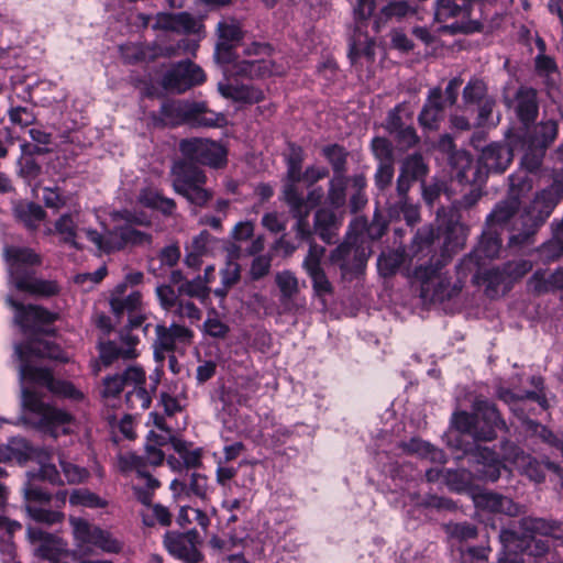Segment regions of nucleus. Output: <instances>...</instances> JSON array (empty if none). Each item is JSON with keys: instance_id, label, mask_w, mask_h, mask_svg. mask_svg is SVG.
I'll list each match as a JSON object with an SVG mask.
<instances>
[{"instance_id": "338daca9", "label": "nucleus", "mask_w": 563, "mask_h": 563, "mask_svg": "<svg viewBox=\"0 0 563 563\" xmlns=\"http://www.w3.org/2000/svg\"><path fill=\"white\" fill-rule=\"evenodd\" d=\"M69 503L74 506H85L90 508H99L106 505L98 495L86 488L74 489L69 496Z\"/></svg>"}, {"instance_id": "c756f323", "label": "nucleus", "mask_w": 563, "mask_h": 563, "mask_svg": "<svg viewBox=\"0 0 563 563\" xmlns=\"http://www.w3.org/2000/svg\"><path fill=\"white\" fill-rule=\"evenodd\" d=\"M428 174L429 166L426 163L422 154L419 152L409 154L402 159L400 164L395 189L398 190L400 194L409 192L412 183H423Z\"/></svg>"}, {"instance_id": "423d86ee", "label": "nucleus", "mask_w": 563, "mask_h": 563, "mask_svg": "<svg viewBox=\"0 0 563 563\" xmlns=\"http://www.w3.org/2000/svg\"><path fill=\"white\" fill-rule=\"evenodd\" d=\"M126 223L100 233L95 229H82L86 238L95 245L97 251L101 253H112L128 245H145L152 242V235L137 230L134 224L148 225L150 221L145 218L129 214Z\"/></svg>"}, {"instance_id": "ddd939ff", "label": "nucleus", "mask_w": 563, "mask_h": 563, "mask_svg": "<svg viewBox=\"0 0 563 563\" xmlns=\"http://www.w3.org/2000/svg\"><path fill=\"white\" fill-rule=\"evenodd\" d=\"M382 126L399 151H409L420 143V137L413 126V111L407 102H400L390 109Z\"/></svg>"}, {"instance_id": "603ef678", "label": "nucleus", "mask_w": 563, "mask_h": 563, "mask_svg": "<svg viewBox=\"0 0 563 563\" xmlns=\"http://www.w3.org/2000/svg\"><path fill=\"white\" fill-rule=\"evenodd\" d=\"M362 55L373 58L374 41L368 35L363 34L362 29L360 31L355 29L350 42L349 57L354 63Z\"/></svg>"}, {"instance_id": "39448f33", "label": "nucleus", "mask_w": 563, "mask_h": 563, "mask_svg": "<svg viewBox=\"0 0 563 563\" xmlns=\"http://www.w3.org/2000/svg\"><path fill=\"white\" fill-rule=\"evenodd\" d=\"M415 268V277L420 282V297L424 302L442 303L456 297L462 289L463 276L457 273L459 278L452 283L451 278L441 273V269L449 263L445 255L440 258L437 254L427 257Z\"/></svg>"}, {"instance_id": "de8ad7c7", "label": "nucleus", "mask_w": 563, "mask_h": 563, "mask_svg": "<svg viewBox=\"0 0 563 563\" xmlns=\"http://www.w3.org/2000/svg\"><path fill=\"white\" fill-rule=\"evenodd\" d=\"M13 212L26 228L36 229L45 217L43 208L34 202H20L14 206Z\"/></svg>"}, {"instance_id": "6e6d98bb", "label": "nucleus", "mask_w": 563, "mask_h": 563, "mask_svg": "<svg viewBox=\"0 0 563 563\" xmlns=\"http://www.w3.org/2000/svg\"><path fill=\"white\" fill-rule=\"evenodd\" d=\"M322 153L332 166L333 176L345 174L349 153L343 146L339 144L328 145L323 147Z\"/></svg>"}, {"instance_id": "f257e3e1", "label": "nucleus", "mask_w": 563, "mask_h": 563, "mask_svg": "<svg viewBox=\"0 0 563 563\" xmlns=\"http://www.w3.org/2000/svg\"><path fill=\"white\" fill-rule=\"evenodd\" d=\"M474 412H455L452 417L453 427L460 432L455 439L456 449L464 455L474 457L478 478L487 482H496L501 474L504 464L499 455L479 444V442L493 441L497 437V430L506 428L495 404L486 399H476Z\"/></svg>"}, {"instance_id": "bf43d9fd", "label": "nucleus", "mask_w": 563, "mask_h": 563, "mask_svg": "<svg viewBox=\"0 0 563 563\" xmlns=\"http://www.w3.org/2000/svg\"><path fill=\"white\" fill-rule=\"evenodd\" d=\"M533 187V180L527 172H519L509 176V198H516L521 201V198L528 195Z\"/></svg>"}, {"instance_id": "a211bd4d", "label": "nucleus", "mask_w": 563, "mask_h": 563, "mask_svg": "<svg viewBox=\"0 0 563 563\" xmlns=\"http://www.w3.org/2000/svg\"><path fill=\"white\" fill-rule=\"evenodd\" d=\"M558 130V122L553 119L541 121L534 128L522 158V164L529 172L541 166L545 150L555 140Z\"/></svg>"}, {"instance_id": "7ed1b4c3", "label": "nucleus", "mask_w": 563, "mask_h": 563, "mask_svg": "<svg viewBox=\"0 0 563 563\" xmlns=\"http://www.w3.org/2000/svg\"><path fill=\"white\" fill-rule=\"evenodd\" d=\"M278 74L275 64L269 59H238L223 70L224 81L218 84V91L225 99L233 101L257 103L264 100L263 90L254 86L238 85L232 80H254Z\"/></svg>"}, {"instance_id": "72a5a7b5", "label": "nucleus", "mask_w": 563, "mask_h": 563, "mask_svg": "<svg viewBox=\"0 0 563 563\" xmlns=\"http://www.w3.org/2000/svg\"><path fill=\"white\" fill-rule=\"evenodd\" d=\"M443 118V92L440 87H434L429 90L427 100L418 115V122L424 130L434 131L439 129Z\"/></svg>"}, {"instance_id": "a19ab883", "label": "nucleus", "mask_w": 563, "mask_h": 563, "mask_svg": "<svg viewBox=\"0 0 563 563\" xmlns=\"http://www.w3.org/2000/svg\"><path fill=\"white\" fill-rule=\"evenodd\" d=\"M29 538L38 542L36 552L40 556L47 560H56L58 554L64 551L65 544L57 537L47 533L46 530H27Z\"/></svg>"}, {"instance_id": "4c0bfd02", "label": "nucleus", "mask_w": 563, "mask_h": 563, "mask_svg": "<svg viewBox=\"0 0 563 563\" xmlns=\"http://www.w3.org/2000/svg\"><path fill=\"white\" fill-rule=\"evenodd\" d=\"M119 464L122 471H136L137 477L140 479L139 486H143L145 489L155 492L159 487V482L155 477H153L144 468V459L137 455L134 452H126L120 454Z\"/></svg>"}, {"instance_id": "1a4fd4ad", "label": "nucleus", "mask_w": 563, "mask_h": 563, "mask_svg": "<svg viewBox=\"0 0 563 563\" xmlns=\"http://www.w3.org/2000/svg\"><path fill=\"white\" fill-rule=\"evenodd\" d=\"M159 114L162 121L172 126L188 123L196 128H213L223 119L221 114L208 110L205 102L197 101H165Z\"/></svg>"}, {"instance_id": "dca6fc26", "label": "nucleus", "mask_w": 563, "mask_h": 563, "mask_svg": "<svg viewBox=\"0 0 563 563\" xmlns=\"http://www.w3.org/2000/svg\"><path fill=\"white\" fill-rule=\"evenodd\" d=\"M183 157L194 164H201L211 168H222L227 165L228 152L220 143L210 139L188 137L178 144Z\"/></svg>"}, {"instance_id": "2eb2a0df", "label": "nucleus", "mask_w": 563, "mask_h": 563, "mask_svg": "<svg viewBox=\"0 0 563 563\" xmlns=\"http://www.w3.org/2000/svg\"><path fill=\"white\" fill-rule=\"evenodd\" d=\"M478 0H435L434 18L440 23L454 20L445 25L452 34L479 31L482 23L472 19L474 4Z\"/></svg>"}, {"instance_id": "a878e982", "label": "nucleus", "mask_w": 563, "mask_h": 563, "mask_svg": "<svg viewBox=\"0 0 563 563\" xmlns=\"http://www.w3.org/2000/svg\"><path fill=\"white\" fill-rule=\"evenodd\" d=\"M473 503L477 510L507 517H519L525 514V506L515 503L510 497L490 490L473 494Z\"/></svg>"}, {"instance_id": "5fc2aeb1", "label": "nucleus", "mask_w": 563, "mask_h": 563, "mask_svg": "<svg viewBox=\"0 0 563 563\" xmlns=\"http://www.w3.org/2000/svg\"><path fill=\"white\" fill-rule=\"evenodd\" d=\"M178 294L181 297L196 298L201 303H206L209 300L211 288L207 287L201 279L200 275H197L192 279H187L178 286Z\"/></svg>"}, {"instance_id": "7c9ffc66", "label": "nucleus", "mask_w": 563, "mask_h": 563, "mask_svg": "<svg viewBox=\"0 0 563 563\" xmlns=\"http://www.w3.org/2000/svg\"><path fill=\"white\" fill-rule=\"evenodd\" d=\"M74 536L85 554L92 553L97 549L118 553L123 547V543L113 538L109 530H74Z\"/></svg>"}, {"instance_id": "4d7b16f0", "label": "nucleus", "mask_w": 563, "mask_h": 563, "mask_svg": "<svg viewBox=\"0 0 563 563\" xmlns=\"http://www.w3.org/2000/svg\"><path fill=\"white\" fill-rule=\"evenodd\" d=\"M371 150L378 162L377 165L395 164L394 147L390 140L384 136H375L371 142Z\"/></svg>"}, {"instance_id": "0eeeda50", "label": "nucleus", "mask_w": 563, "mask_h": 563, "mask_svg": "<svg viewBox=\"0 0 563 563\" xmlns=\"http://www.w3.org/2000/svg\"><path fill=\"white\" fill-rule=\"evenodd\" d=\"M170 175L173 189L190 205L202 208L212 199L213 192L205 188L206 173L185 157L173 163Z\"/></svg>"}, {"instance_id": "e2e57ef3", "label": "nucleus", "mask_w": 563, "mask_h": 563, "mask_svg": "<svg viewBox=\"0 0 563 563\" xmlns=\"http://www.w3.org/2000/svg\"><path fill=\"white\" fill-rule=\"evenodd\" d=\"M346 177L344 175L333 176L329 181L328 202L340 208L345 203Z\"/></svg>"}, {"instance_id": "052dcab7", "label": "nucleus", "mask_w": 563, "mask_h": 563, "mask_svg": "<svg viewBox=\"0 0 563 563\" xmlns=\"http://www.w3.org/2000/svg\"><path fill=\"white\" fill-rule=\"evenodd\" d=\"M143 522L146 527H153L155 525L169 526L172 522V514L168 508L161 504L147 506L142 511Z\"/></svg>"}, {"instance_id": "f3484780", "label": "nucleus", "mask_w": 563, "mask_h": 563, "mask_svg": "<svg viewBox=\"0 0 563 563\" xmlns=\"http://www.w3.org/2000/svg\"><path fill=\"white\" fill-rule=\"evenodd\" d=\"M14 354L21 361L19 369L21 379L35 382L47 387L52 393L56 395L74 400H79L84 397L82 394L76 389L71 383L56 379L47 368L35 367L26 363L24 361V351L22 345L14 346Z\"/></svg>"}, {"instance_id": "393cba45", "label": "nucleus", "mask_w": 563, "mask_h": 563, "mask_svg": "<svg viewBox=\"0 0 563 563\" xmlns=\"http://www.w3.org/2000/svg\"><path fill=\"white\" fill-rule=\"evenodd\" d=\"M501 249V241L496 233H483L476 249L464 256L456 265V271L463 276H467L473 271H478L481 262L485 258H495L498 256Z\"/></svg>"}, {"instance_id": "680f3d73", "label": "nucleus", "mask_w": 563, "mask_h": 563, "mask_svg": "<svg viewBox=\"0 0 563 563\" xmlns=\"http://www.w3.org/2000/svg\"><path fill=\"white\" fill-rule=\"evenodd\" d=\"M55 230L65 243L73 247L80 249L77 242V225L73 214H63L56 221Z\"/></svg>"}, {"instance_id": "2f4dec72", "label": "nucleus", "mask_w": 563, "mask_h": 563, "mask_svg": "<svg viewBox=\"0 0 563 563\" xmlns=\"http://www.w3.org/2000/svg\"><path fill=\"white\" fill-rule=\"evenodd\" d=\"M507 104L514 109L518 120L525 125L532 124L539 114V100L536 89L521 86L515 93L512 100H507Z\"/></svg>"}, {"instance_id": "9d476101", "label": "nucleus", "mask_w": 563, "mask_h": 563, "mask_svg": "<svg viewBox=\"0 0 563 563\" xmlns=\"http://www.w3.org/2000/svg\"><path fill=\"white\" fill-rule=\"evenodd\" d=\"M22 405L27 410L25 421L53 438L65 432L64 427L70 421L67 412L44 404L30 388L22 389Z\"/></svg>"}, {"instance_id": "bb28decb", "label": "nucleus", "mask_w": 563, "mask_h": 563, "mask_svg": "<svg viewBox=\"0 0 563 563\" xmlns=\"http://www.w3.org/2000/svg\"><path fill=\"white\" fill-rule=\"evenodd\" d=\"M126 374L125 404L130 410L139 413L150 408L152 402V396L145 388L146 375L144 369L136 365L126 367Z\"/></svg>"}, {"instance_id": "8fccbe9b", "label": "nucleus", "mask_w": 563, "mask_h": 563, "mask_svg": "<svg viewBox=\"0 0 563 563\" xmlns=\"http://www.w3.org/2000/svg\"><path fill=\"white\" fill-rule=\"evenodd\" d=\"M406 260L404 249L383 252L377 258V269L384 277L393 276Z\"/></svg>"}, {"instance_id": "79ce46f5", "label": "nucleus", "mask_w": 563, "mask_h": 563, "mask_svg": "<svg viewBox=\"0 0 563 563\" xmlns=\"http://www.w3.org/2000/svg\"><path fill=\"white\" fill-rule=\"evenodd\" d=\"M195 25V20L189 13L180 12L158 13L154 18L152 27L155 30L173 31V32H189Z\"/></svg>"}, {"instance_id": "473e14b6", "label": "nucleus", "mask_w": 563, "mask_h": 563, "mask_svg": "<svg viewBox=\"0 0 563 563\" xmlns=\"http://www.w3.org/2000/svg\"><path fill=\"white\" fill-rule=\"evenodd\" d=\"M514 157L512 150L507 143L495 142L485 146L482 150L478 158V165L475 168L482 167L487 173H503L507 169Z\"/></svg>"}, {"instance_id": "6ab92c4d", "label": "nucleus", "mask_w": 563, "mask_h": 563, "mask_svg": "<svg viewBox=\"0 0 563 563\" xmlns=\"http://www.w3.org/2000/svg\"><path fill=\"white\" fill-rule=\"evenodd\" d=\"M301 180L302 179H292L286 176L283 186V197L289 207V212L296 219V236L301 240H309L311 236L308 221L309 207L307 206L302 191L298 187Z\"/></svg>"}, {"instance_id": "69168bd1", "label": "nucleus", "mask_w": 563, "mask_h": 563, "mask_svg": "<svg viewBox=\"0 0 563 563\" xmlns=\"http://www.w3.org/2000/svg\"><path fill=\"white\" fill-rule=\"evenodd\" d=\"M219 36L218 42H227L230 44L240 42L243 37V32L238 22L234 20H222L217 25Z\"/></svg>"}, {"instance_id": "3c124183", "label": "nucleus", "mask_w": 563, "mask_h": 563, "mask_svg": "<svg viewBox=\"0 0 563 563\" xmlns=\"http://www.w3.org/2000/svg\"><path fill=\"white\" fill-rule=\"evenodd\" d=\"M275 282L280 291L282 303L288 306L299 292L298 278L292 272L286 269L276 274Z\"/></svg>"}, {"instance_id": "864d4df0", "label": "nucleus", "mask_w": 563, "mask_h": 563, "mask_svg": "<svg viewBox=\"0 0 563 563\" xmlns=\"http://www.w3.org/2000/svg\"><path fill=\"white\" fill-rule=\"evenodd\" d=\"M142 305V295L139 290H132L121 298H110V306L115 317L120 318L124 313H135Z\"/></svg>"}, {"instance_id": "0e129e2a", "label": "nucleus", "mask_w": 563, "mask_h": 563, "mask_svg": "<svg viewBox=\"0 0 563 563\" xmlns=\"http://www.w3.org/2000/svg\"><path fill=\"white\" fill-rule=\"evenodd\" d=\"M420 186L422 198L429 207H433L442 194H445L448 197H450L449 189L445 181L443 180L433 178L430 184H427L426 180H423Z\"/></svg>"}, {"instance_id": "20e7f679", "label": "nucleus", "mask_w": 563, "mask_h": 563, "mask_svg": "<svg viewBox=\"0 0 563 563\" xmlns=\"http://www.w3.org/2000/svg\"><path fill=\"white\" fill-rule=\"evenodd\" d=\"M461 214H451L450 220L445 224L442 236L439 230L432 225H424L417 230L411 244L412 257L417 261H423L424 257L437 254L445 261H450L452 254L464 245L467 228L461 222Z\"/></svg>"}, {"instance_id": "f704fd0d", "label": "nucleus", "mask_w": 563, "mask_h": 563, "mask_svg": "<svg viewBox=\"0 0 563 563\" xmlns=\"http://www.w3.org/2000/svg\"><path fill=\"white\" fill-rule=\"evenodd\" d=\"M341 221L336 213L329 208H320L314 213L313 229L310 228L311 236L309 242H314L313 234L318 235L324 243L332 244L336 241Z\"/></svg>"}, {"instance_id": "5701e85b", "label": "nucleus", "mask_w": 563, "mask_h": 563, "mask_svg": "<svg viewBox=\"0 0 563 563\" xmlns=\"http://www.w3.org/2000/svg\"><path fill=\"white\" fill-rule=\"evenodd\" d=\"M466 162L467 166H464L456 173L455 178L453 179V184H472L470 190L465 192L461 199L454 200L452 202L453 214H461L462 211L473 208L483 196L482 185L484 184L486 174L484 175L479 168L473 167L468 157H466Z\"/></svg>"}, {"instance_id": "aec40b11", "label": "nucleus", "mask_w": 563, "mask_h": 563, "mask_svg": "<svg viewBox=\"0 0 563 563\" xmlns=\"http://www.w3.org/2000/svg\"><path fill=\"white\" fill-rule=\"evenodd\" d=\"M206 80L203 69L189 59L173 65L163 76V87L176 93H183Z\"/></svg>"}, {"instance_id": "6e6552de", "label": "nucleus", "mask_w": 563, "mask_h": 563, "mask_svg": "<svg viewBox=\"0 0 563 563\" xmlns=\"http://www.w3.org/2000/svg\"><path fill=\"white\" fill-rule=\"evenodd\" d=\"M561 199L563 198L551 185L538 191L522 216V228L516 229L509 236V244L512 246L529 244L537 230L551 216Z\"/></svg>"}, {"instance_id": "4468645a", "label": "nucleus", "mask_w": 563, "mask_h": 563, "mask_svg": "<svg viewBox=\"0 0 563 563\" xmlns=\"http://www.w3.org/2000/svg\"><path fill=\"white\" fill-rule=\"evenodd\" d=\"M144 317L141 314H129V323L119 332L118 339L99 343L100 360L104 365L122 360H132L137 356L136 345L140 340L132 332L143 325Z\"/></svg>"}, {"instance_id": "b1692460", "label": "nucleus", "mask_w": 563, "mask_h": 563, "mask_svg": "<svg viewBox=\"0 0 563 563\" xmlns=\"http://www.w3.org/2000/svg\"><path fill=\"white\" fill-rule=\"evenodd\" d=\"M155 340L153 343L154 357L157 362L162 363L166 353H173L176 347V342L187 343L192 338V331L185 325L172 323L169 327L164 324H156Z\"/></svg>"}, {"instance_id": "13d9d810", "label": "nucleus", "mask_w": 563, "mask_h": 563, "mask_svg": "<svg viewBox=\"0 0 563 563\" xmlns=\"http://www.w3.org/2000/svg\"><path fill=\"white\" fill-rule=\"evenodd\" d=\"M128 388L126 368L120 374L108 375L102 379L101 396L106 399L115 398Z\"/></svg>"}, {"instance_id": "ea45409f", "label": "nucleus", "mask_w": 563, "mask_h": 563, "mask_svg": "<svg viewBox=\"0 0 563 563\" xmlns=\"http://www.w3.org/2000/svg\"><path fill=\"white\" fill-rule=\"evenodd\" d=\"M529 287L536 294H547L563 288V267L549 273L548 271H536L528 282Z\"/></svg>"}, {"instance_id": "c85d7f7f", "label": "nucleus", "mask_w": 563, "mask_h": 563, "mask_svg": "<svg viewBox=\"0 0 563 563\" xmlns=\"http://www.w3.org/2000/svg\"><path fill=\"white\" fill-rule=\"evenodd\" d=\"M7 303L15 311V323L24 330L48 325L57 319L56 313L37 305H23L12 297L7 298Z\"/></svg>"}, {"instance_id": "f8f14e48", "label": "nucleus", "mask_w": 563, "mask_h": 563, "mask_svg": "<svg viewBox=\"0 0 563 563\" xmlns=\"http://www.w3.org/2000/svg\"><path fill=\"white\" fill-rule=\"evenodd\" d=\"M538 530H499L498 538L506 560L521 563L518 554L541 556L549 550L548 536H537Z\"/></svg>"}, {"instance_id": "c9c22d12", "label": "nucleus", "mask_w": 563, "mask_h": 563, "mask_svg": "<svg viewBox=\"0 0 563 563\" xmlns=\"http://www.w3.org/2000/svg\"><path fill=\"white\" fill-rule=\"evenodd\" d=\"M170 490L177 498L180 497H197L201 500L208 498L210 486L208 477L203 474L192 472L188 478H175L169 485Z\"/></svg>"}, {"instance_id": "c03bdc74", "label": "nucleus", "mask_w": 563, "mask_h": 563, "mask_svg": "<svg viewBox=\"0 0 563 563\" xmlns=\"http://www.w3.org/2000/svg\"><path fill=\"white\" fill-rule=\"evenodd\" d=\"M395 176V164L377 165L374 174V184L376 187V199L378 203L386 205V200L393 196L391 184Z\"/></svg>"}, {"instance_id": "4be33fe9", "label": "nucleus", "mask_w": 563, "mask_h": 563, "mask_svg": "<svg viewBox=\"0 0 563 563\" xmlns=\"http://www.w3.org/2000/svg\"><path fill=\"white\" fill-rule=\"evenodd\" d=\"M324 254V246L311 242L302 262V268L311 280L314 296L322 300H324L327 296L332 295L334 290L321 265Z\"/></svg>"}, {"instance_id": "a18cd8bd", "label": "nucleus", "mask_w": 563, "mask_h": 563, "mask_svg": "<svg viewBox=\"0 0 563 563\" xmlns=\"http://www.w3.org/2000/svg\"><path fill=\"white\" fill-rule=\"evenodd\" d=\"M139 201L147 208L162 212L164 216H173L176 211L174 199L163 196L155 189L145 188L141 190Z\"/></svg>"}, {"instance_id": "49530a36", "label": "nucleus", "mask_w": 563, "mask_h": 563, "mask_svg": "<svg viewBox=\"0 0 563 563\" xmlns=\"http://www.w3.org/2000/svg\"><path fill=\"white\" fill-rule=\"evenodd\" d=\"M521 201L516 198H509L499 201L492 212L487 216L486 222L488 225H504L507 224L519 211Z\"/></svg>"}, {"instance_id": "412c9836", "label": "nucleus", "mask_w": 563, "mask_h": 563, "mask_svg": "<svg viewBox=\"0 0 563 563\" xmlns=\"http://www.w3.org/2000/svg\"><path fill=\"white\" fill-rule=\"evenodd\" d=\"M3 256L11 282L15 287L27 278L34 272V268L41 264L40 255L25 246L7 245L3 249Z\"/></svg>"}, {"instance_id": "37998d69", "label": "nucleus", "mask_w": 563, "mask_h": 563, "mask_svg": "<svg viewBox=\"0 0 563 563\" xmlns=\"http://www.w3.org/2000/svg\"><path fill=\"white\" fill-rule=\"evenodd\" d=\"M15 288L37 297H53L60 290L55 280L37 278L35 276V272H33Z\"/></svg>"}, {"instance_id": "e433bc0d", "label": "nucleus", "mask_w": 563, "mask_h": 563, "mask_svg": "<svg viewBox=\"0 0 563 563\" xmlns=\"http://www.w3.org/2000/svg\"><path fill=\"white\" fill-rule=\"evenodd\" d=\"M390 218L404 217L406 223L413 227L420 221V212L418 205L409 197V192L400 194L395 189L391 197L386 200L385 205Z\"/></svg>"}, {"instance_id": "cd10ccee", "label": "nucleus", "mask_w": 563, "mask_h": 563, "mask_svg": "<svg viewBox=\"0 0 563 563\" xmlns=\"http://www.w3.org/2000/svg\"><path fill=\"white\" fill-rule=\"evenodd\" d=\"M196 539L197 530H187L186 532L172 530L166 532L164 543L173 556L186 563H199L202 556L195 545Z\"/></svg>"}, {"instance_id": "58836bf2", "label": "nucleus", "mask_w": 563, "mask_h": 563, "mask_svg": "<svg viewBox=\"0 0 563 563\" xmlns=\"http://www.w3.org/2000/svg\"><path fill=\"white\" fill-rule=\"evenodd\" d=\"M417 13V8L408 1L397 0L385 4L378 12L374 21V29L379 32L389 21H400L409 15Z\"/></svg>"}, {"instance_id": "f03ea898", "label": "nucleus", "mask_w": 563, "mask_h": 563, "mask_svg": "<svg viewBox=\"0 0 563 563\" xmlns=\"http://www.w3.org/2000/svg\"><path fill=\"white\" fill-rule=\"evenodd\" d=\"M12 444L21 445L24 449V453L30 457H35L40 464L37 471L26 473L27 481L22 488L27 517L36 523L47 526L62 523L64 514L47 508L52 500V494L38 484L42 481L48 482L52 485L64 484L56 466L49 462V452L44 449L31 448L23 439L14 440Z\"/></svg>"}, {"instance_id": "09e8293b", "label": "nucleus", "mask_w": 563, "mask_h": 563, "mask_svg": "<svg viewBox=\"0 0 563 563\" xmlns=\"http://www.w3.org/2000/svg\"><path fill=\"white\" fill-rule=\"evenodd\" d=\"M483 280L486 285L485 292L490 298L497 297L500 288H503V292H505L511 287L503 267H492L487 269L483 275Z\"/></svg>"}, {"instance_id": "774afa93", "label": "nucleus", "mask_w": 563, "mask_h": 563, "mask_svg": "<svg viewBox=\"0 0 563 563\" xmlns=\"http://www.w3.org/2000/svg\"><path fill=\"white\" fill-rule=\"evenodd\" d=\"M59 465L66 482L70 485L84 483L90 475L86 467L79 466L64 459H59Z\"/></svg>"}, {"instance_id": "9b49d317", "label": "nucleus", "mask_w": 563, "mask_h": 563, "mask_svg": "<svg viewBox=\"0 0 563 563\" xmlns=\"http://www.w3.org/2000/svg\"><path fill=\"white\" fill-rule=\"evenodd\" d=\"M371 254V246L362 235L347 232L345 239L331 251L329 261L338 266L343 278H352L363 273Z\"/></svg>"}]
</instances>
